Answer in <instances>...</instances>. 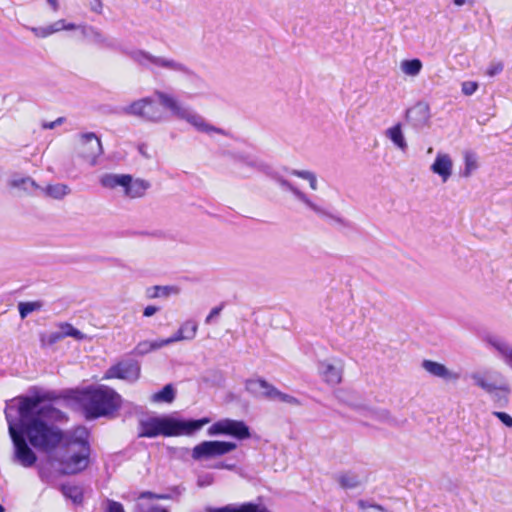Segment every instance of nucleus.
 Masks as SVG:
<instances>
[{
    "label": "nucleus",
    "instance_id": "39",
    "mask_svg": "<svg viewBox=\"0 0 512 512\" xmlns=\"http://www.w3.org/2000/svg\"><path fill=\"white\" fill-rule=\"evenodd\" d=\"M478 89V83L474 81H465L462 83V93L466 96L474 94Z\"/></svg>",
    "mask_w": 512,
    "mask_h": 512
},
{
    "label": "nucleus",
    "instance_id": "37",
    "mask_svg": "<svg viewBox=\"0 0 512 512\" xmlns=\"http://www.w3.org/2000/svg\"><path fill=\"white\" fill-rule=\"evenodd\" d=\"M273 399L278 400L283 403H286L291 406H299L301 404L300 401L296 397L286 394V393H283V392L279 391L278 389H277V392Z\"/></svg>",
    "mask_w": 512,
    "mask_h": 512
},
{
    "label": "nucleus",
    "instance_id": "3",
    "mask_svg": "<svg viewBox=\"0 0 512 512\" xmlns=\"http://www.w3.org/2000/svg\"><path fill=\"white\" fill-rule=\"evenodd\" d=\"M210 422L209 418L182 421L171 416H150L139 421V437L190 435Z\"/></svg>",
    "mask_w": 512,
    "mask_h": 512
},
{
    "label": "nucleus",
    "instance_id": "36",
    "mask_svg": "<svg viewBox=\"0 0 512 512\" xmlns=\"http://www.w3.org/2000/svg\"><path fill=\"white\" fill-rule=\"evenodd\" d=\"M62 339L63 338H62L61 332H60V330H58V331L51 332L48 334H43L41 336V343L43 346H52Z\"/></svg>",
    "mask_w": 512,
    "mask_h": 512
},
{
    "label": "nucleus",
    "instance_id": "38",
    "mask_svg": "<svg viewBox=\"0 0 512 512\" xmlns=\"http://www.w3.org/2000/svg\"><path fill=\"white\" fill-rule=\"evenodd\" d=\"M63 493L66 497H69L73 500V502L78 503L82 500V494L79 488L72 486H64L62 488Z\"/></svg>",
    "mask_w": 512,
    "mask_h": 512
},
{
    "label": "nucleus",
    "instance_id": "29",
    "mask_svg": "<svg viewBox=\"0 0 512 512\" xmlns=\"http://www.w3.org/2000/svg\"><path fill=\"white\" fill-rule=\"evenodd\" d=\"M290 174L292 176L303 179L309 183V187L311 190L316 191L318 189V179L317 175L310 170H299L293 169Z\"/></svg>",
    "mask_w": 512,
    "mask_h": 512
},
{
    "label": "nucleus",
    "instance_id": "20",
    "mask_svg": "<svg viewBox=\"0 0 512 512\" xmlns=\"http://www.w3.org/2000/svg\"><path fill=\"white\" fill-rule=\"evenodd\" d=\"M406 117L414 127L422 128L429 122V107L425 104H417L407 111Z\"/></svg>",
    "mask_w": 512,
    "mask_h": 512
},
{
    "label": "nucleus",
    "instance_id": "51",
    "mask_svg": "<svg viewBox=\"0 0 512 512\" xmlns=\"http://www.w3.org/2000/svg\"><path fill=\"white\" fill-rule=\"evenodd\" d=\"M215 467H216V468H220V469H231V468H232V466H231V465H225V464H223V463L218 464V465H216Z\"/></svg>",
    "mask_w": 512,
    "mask_h": 512
},
{
    "label": "nucleus",
    "instance_id": "48",
    "mask_svg": "<svg viewBox=\"0 0 512 512\" xmlns=\"http://www.w3.org/2000/svg\"><path fill=\"white\" fill-rule=\"evenodd\" d=\"M91 9L96 12V13H100L101 12V9H102V3L100 0H94V3L91 4Z\"/></svg>",
    "mask_w": 512,
    "mask_h": 512
},
{
    "label": "nucleus",
    "instance_id": "40",
    "mask_svg": "<svg viewBox=\"0 0 512 512\" xmlns=\"http://www.w3.org/2000/svg\"><path fill=\"white\" fill-rule=\"evenodd\" d=\"M105 512H125V511H124V507L121 503L116 502L114 500H107Z\"/></svg>",
    "mask_w": 512,
    "mask_h": 512
},
{
    "label": "nucleus",
    "instance_id": "19",
    "mask_svg": "<svg viewBox=\"0 0 512 512\" xmlns=\"http://www.w3.org/2000/svg\"><path fill=\"white\" fill-rule=\"evenodd\" d=\"M486 343L497 352L503 362L512 369V344L498 336H488Z\"/></svg>",
    "mask_w": 512,
    "mask_h": 512
},
{
    "label": "nucleus",
    "instance_id": "13",
    "mask_svg": "<svg viewBox=\"0 0 512 512\" xmlns=\"http://www.w3.org/2000/svg\"><path fill=\"white\" fill-rule=\"evenodd\" d=\"M140 365L134 360H124L111 366L105 373V379H121L128 382H135L140 377Z\"/></svg>",
    "mask_w": 512,
    "mask_h": 512
},
{
    "label": "nucleus",
    "instance_id": "44",
    "mask_svg": "<svg viewBox=\"0 0 512 512\" xmlns=\"http://www.w3.org/2000/svg\"><path fill=\"white\" fill-rule=\"evenodd\" d=\"M502 70H503V65L501 63H495V64H492L487 69V75L492 77V76H495L496 74L500 73Z\"/></svg>",
    "mask_w": 512,
    "mask_h": 512
},
{
    "label": "nucleus",
    "instance_id": "27",
    "mask_svg": "<svg viewBox=\"0 0 512 512\" xmlns=\"http://www.w3.org/2000/svg\"><path fill=\"white\" fill-rule=\"evenodd\" d=\"M423 68V64L420 59L414 58V59H407L403 60L400 63V70L401 72L410 77H416L420 74L421 70Z\"/></svg>",
    "mask_w": 512,
    "mask_h": 512
},
{
    "label": "nucleus",
    "instance_id": "45",
    "mask_svg": "<svg viewBox=\"0 0 512 512\" xmlns=\"http://www.w3.org/2000/svg\"><path fill=\"white\" fill-rule=\"evenodd\" d=\"M159 311V308L153 305H149L144 308L143 315L145 317H151Z\"/></svg>",
    "mask_w": 512,
    "mask_h": 512
},
{
    "label": "nucleus",
    "instance_id": "49",
    "mask_svg": "<svg viewBox=\"0 0 512 512\" xmlns=\"http://www.w3.org/2000/svg\"><path fill=\"white\" fill-rule=\"evenodd\" d=\"M145 497H151V498H167V496H161V495H154L150 492H143L141 495H140V498H145Z\"/></svg>",
    "mask_w": 512,
    "mask_h": 512
},
{
    "label": "nucleus",
    "instance_id": "2",
    "mask_svg": "<svg viewBox=\"0 0 512 512\" xmlns=\"http://www.w3.org/2000/svg\"><path fill=\"white\" fill-rule=\"evenodd\" d=\"M17 412V426L33 447L49 452L63 441L62 432L49 423L58 417L59 411L41 397H20Z\"/></svg>",
    "mask_w": 512,
    "mask_h": 512
},
{
    "label": "nucleus",
    "instance_id": "33",
    "mask_svg": "<svg viewBox=\"0 0 512 512\" xmlns=\"http://www.w3.org/2000/svg\"><path fill=\"white\" fill-rule=\"evenodd\" d=\"M42 306V302L40 301L20 302L18 309L21 319H25L30 313L40 310Z\"/></svg>",
    "mask_w": 512,
    "mask_h": 512
},
{
    "label": "nucleus",
    "instance_id": "5",
    "mask_svg": "<svg viewBox=\"0 0 512 512\" xmlns=\"http://www.w3.org/2000/svg\"><path fill=\"white\" fill-rule=\"evenodd\" d=\"M82 405L87 418L108 416L120 408L121 396L109 387L99 386L84 392Z\"/></svg>",
    "mask_w": 512,
    "mask_h": 512
},
{
    "label": "nucleus",
    "instance_id": "47",
    "mask_svg": "<svg viewBox=\"0 0 512 512\" xmlns=\"http://www.w3.org/2000/svg\"><path fill=\"white\" fill-rule=\"evenodd\" d=\"M53 12H57L60 8L59 0H46Z\"/></svg>",
    "mask_w": 512,
    "mask_h": 512
},
{
    "label": "nucleus",
    "instance_id": "17",
    "mask_svg": "<svg viewBox=\"0 0 512 512\" xmlns=\"http://www.w3.org/2000/svg\"><path fill=\"white\" fill-rule=\"evenodd\" d=\"M422 368L431 376L436 378H440L445 382H457L461 374L457 371H454L448 368L443 363L433 361V360H423L421 364Z\"/></svg>",
    "mask_w": 512,
    "mask_h": 512
},
{
    "label": "nucleus",
    "instance_id": "10",
    "mask_svg": "<svg viewBox=\"0 0 512 512\" xmlns=\"http://www.w3.org/2000/svg\"><path fill=\"white\" fill-rule=\"evenodd\" d=\"M237 445L227 441H203L197 444L191 451V457L195 461H207L234 451Z\"/></svg>",
    "mask_w": 512,
    "mask_h": 512
},
{
    "label": "nucleus",
    "instance_id": "18",
    "mask_svg": "<svg viewBox=\"0 0 512 512\" xmlns=\"http://www.w3.org/2000/svg\"><path fill=\"white\" fill-rule=\"evenodd\" d=\"M430 171L439 176L443 183H446L453 174V160L452 157L445 152H437L433 163L430 166Z\"/></svg>",
    "mask_w": 512,
    "mask_h": 512
},
{
    "label": "nucleus",
    "instance_id": "12",
    "mask_svg": "<svg viewBox=\"0 0 512 512\" xmlns=\"http://www.w3.org/2000/svg\"><path fill=\"white\" fill-rule=\"evenodd\" d=\"M208 434L210 436L229 435L236 439L244 440L250 437V430L243 421L222 419L213 423L208 428Z\"/></svg>",
    "mask_w": 512,
    "mask_h": 512
},
{
    "label": "nucleus",
    "instance_id": "30",
    "mask_svg": "<svg viewBox=\"0 0 512 512\" xmlns=\"http://www.w3.org/2000/svg\"><path fill=\"white\" fill-rule=\"evenodd\" d=\"M58 328L61 332L62 338L72 337L78 341L84 340L87 336L82 333L80 330L76 329L73 325L67 322L60 323Z\"/></svg>",
    "mask_w": 512,
    "mask_h": 512
},
{
    "label": "nucleus",
    "instance_id": "52",
    "mask_svg": "<svg viewBox=\"0 0 512 512\" xmlns=\"http://www.w3.org/2000/svg\"><path fill=\"white\" fill-rule=\"evenodd\" d=\"M427 153H428V154L433 153V148H432V147H429V148L427 149Z\"/></svg>",
    "mask_w": 512,
    "mask_h": 512
},
{
    "label": "nucleus",
    "instance_id": "15",
    "mask_svg": "<svg viewBox=\"0 0 512 512\" xmlns=\"http://www.w3.org/2000/svg\"><path fill=\"white\" fill-rule=\"evenodd\" d=\"M278 183L283 189L290 191L295 196V198L305 206L306 209L313 212L317 216L328 217L330 215L328 210L323 205L314 201L305 192L301 191L289 181L283 178H279Z\"/></svg>",
    "mask_w": 512,
    "mask_h": 512
},
{
    "label": "nucleus",
    "instance_id": "34",
    "mask_svg": "<svg viewBox=\"0 0 512 512\" xmlns=\"http://www.w3.org/2000/svg\"><path fill=\"white\" fill-rule=\"evenodd\" d=\"M152 293L149 294L150 297H161L168 296L171 293L177 294L179 292L178 288L173 286H154L151 288Z\"/></svg>",
    "mask_w": 512,
    "mask_h": 512
},
{
    "label": "nucleus",
    "instance_id": "22",
    "mask_svg": "<svg viewBox=\"0 0 512 512\" xmlns=\"http://www.w3.org/2000/svg\"><path fill=\"white\" fill-rule=\"evenodd\" d=\"M384 135L402 153H405L408 150V142L403 132L401 123H396L393 126L387 128L384 132Z\"/></svg>",
    "mask_w": 512,
    "mask_h": 512
},
{
    "label": "nucleus",
    "instance_id": "14",
    "mask_svg": "<svg viewBox=\"0 0 512 512\" xmlns=\"http://www.w3.org/2000/svg\"><path fill=\"white\" fill-rule=\"evenodd\" d=\"M318 371L325 383L338 385L342 381L344 362L340 358L325 359L319 362Z\"/></svg>",
    "mask_w": 512,
    "mask_h": 512
},
{
    "label": "nucleus",
    "instance_id": "26",
    "mask_svg": "<svg viewBox=\"0 0 512 512\" xmlns=\"http://www.w3.org/2000/svg\"><path fill=\"white\" fill-rule=\"evenodd\" d=\"M40 190L53 199H62L71 192L70 187L63 183L50 184Z\"/></svg>",
    "mask_w": 512,
    "mask_h": 512
},
{
    "label": "nucleus",
    "instance_id": "46",
    "mask_svg": "<svg viewBox=\"0 0 512 512\" xmlns=\"http://www.w3.org/2000/svg\"><path fill=\"white\" fill-rule=\"evenodd\" d=\"M93 37L96 43L104 44L106 42V38L98 31H93Z\"/></svg>",
    "mask_w": 512,
    "mask_h": 512
},
{
    "label": "nucleus",
    "instance_id": "24",
    "mask_svg": "<svg viewBox=\"0 0 512 512\" xmlns=\"http://www.w3.org/2000/svg\"><path fill=\"white\" fill-rule=\"evenodd\" d=\"M207 512H268V510L252 503H245L240 506L227 505L221 508H208Z\"/></svg>",
    "mask_w": 512,
    "mask_h": 512
},
{
    "label": "nucleus",
    "instance_id": "7",
    "mask_svg": "<svg viewBox=\"0 0 512 512\" xmlns=\"http://www.w3.org/2000/svg\"><path fill=\"white\" fill-rule=\"evenodd\" d=\"M13 406L8 405L5 410L6 420L8 422L9 434L14 446L13 459L24 468L34 466L37 456L28 446L23 433L17 430L16 418L12 415Z\"/></svg>",
    "mask_w": 512,
    "mask_h": 512
},
{
    "label": "nucleus",
    "instance_id": "8",
    "mask_svg": "<svg viewBox=\"0 0 512 512\" xmlns=\"http://www.w3.org/2000/svg\"><path fill=\"white\" fill-rule=\"evenodd\" d=\"M473 384L489 395H497L499 392L508 395L510 393L509 385L502 381V375L499 372L488 369L473 371L470 374Z\"/></svg>",
    "mask_w": 512,
    "mask_h": 512
},
{
    "label": "nucleus",
    "instance_id": "21",
    "mask_svg": "<svg viewBox=\"0 0 512 512\" xmlns=\"http://www.w3.org/2000/svg\"><path fill=\"white\" fill-rule=\"evenodd\" d=\"M246 388L256 396L267 397L269 399H273L277 392V388L264 379L247 381Z\"/></svg>",
    "mask_w": 512,
    "mask_h": 512
},
{
    "label": "nucleus",
    "instance_id": "31",
    "mask_svg": "<svg viewBox=\"0 0 512 512\" xmlns=\"http://www.w3.org/2000/svg\"><path fill=\"white\" fill-rule=\"evenodd\" d=\"M336 480L343 489H353L360 484L358 476L350 472L339 474Z\"/></svg>",
    "mask_w": 512,
    "mask_h": 512
},
{
    "label": "nucleus",
    "instance_id": "50",
    "mask_svg": "<svg viewBox=\"0 0 512 512\" xmlns=\"http://www.w3.org/2000/svg\"><path fill=\"white\" fill-rule=\"evenodd\" d=\"M453 3L456 5V6H462V5H465V4H470L472 5L473 4V1L472 0H453Z\"/></svg>",
    "mask_w": 512,
    "mask_h": 512
},
{
    "label": "nucleus",
    "instance_id": "32",
    "mask_svg": "<svg viewBox=\"0 0 512 512\" xmlns=\"http://www.w3.org/2000/svg\"><path fill=\"white\" fill-rule=\"evenodd\" d=\"M175 398V391L169 384L166 385L161 391L154 393L151 396V401L155 403L166 402L171 403Z\"/></svg>",
    "mask_w": 512,
    "mask_h": 512
},
{
    "label": "nucleus",
    "instance_id": "28",
    "mask_svg": "<svg viewBox=\"0 0 512 512\" xmlns=\"http://www.w3.org/2000/svg\"><path fill=\"white\" fill-rule=\"evenodd\" d=\"M10 185L15 188H20L28 193H33L35 190H40L41 187L36 182L29 178H14L11 180Z\"/></svg>",
    "mask_w": 512,
    "mask_h": 512
},
{
    "label": "nucleus",
    "instance_id": "9",
    "mask_svg": "<svg viewBox=\"0 0 512 512\" xmlns=\"http://www.w3.org/2000/svg\"><path fill=\"white\" fill-rule=\"evenodd\" d=\"M76 151L83 161L95 166L103 154L101 140L93 132L81 133L78 135Z\"/></svg>",
    "mask_w": 512,
    "mask_h": 512
},
{
    "label": "nucleus",
    "instance_id": "16",
    "mask_svg": "<svg viewBox=\"0 0 512 512\" xmlns=\"http://www.w3.org/2000/svg\"><path fill=\"white\" fill-rule=\"evenodd\" d=\"M31 32L35 37L44 39L55 33H59L62 31H75V30H85L84 25H79L73 22H69L66 19H58L51 24L39 27H32Z\"/></svg>",
    "mask_w": 512,
    "mask_h": 512
},
{
    "label": "nucleus",
    "instance_id": "53",
    "mask_svg": "<svg viewBox=\"0 0 512 512\" xmlns=\"http://www.w3.org/2000/svg\"><path fill=\"white\" fill-rule=\"evenodd\" d=\"M0 512H5V509L1 504H0Z\"/></svg>",
    "mask_w": 512,
    "mask_h": 512
},
{
    "label": "nucleus",
    "instance_id": "25",
    "mask_svg": "<svg viewBox=\"0 0 512 512\" xmlns=\"http://www.w3.org/2000/svg\"><path fill=\"white\" fill-rule=\"evenodd\" d=\"M167 345H169V342L167 339L156 340V341L145 340V341L139 342L136 345V347L134 349V353L137 355H145L153 350L160 349Z\"/></svg>",
    "mask_w": 512,
    "mask_h": 512
},
{
    "label": "nucleus",
    "instance_id": "11",
    "mask_svg": "<svg viewBox=\"0 0 512 512\" xmlns=\"http://www.w3.org/2000/svg\"><path fill=\"white\" fill-rule=\"evenodd\" d=\"M129 56L132 60L145 67L155 66L174 72H188L187 67L181 62L167 57L155 56L143 50L132 51Z\"/></svg>",
    "mask_w": 512,
    "mask_h": 512
},
{
    "label": "nucleus",
    "instance_id": "23",
    "mask_svg": "<svg viewBox=\"0 0 512 512\" xmlns=\"http://www.w3.org/2000/svg\"><path fill=\"white\" fill-rule=\"evenodd\" d=\"M198 331V324L195 320H186L183 322L178 331L171 337L167 338L169 344L183 341L193 340Z\"/></svg>",
    "mask_w": 512,
    "mask_h": 512
},
{
    "label": "nucleus",
    "instance_id": "35",
    "mask_svg": "<svg viewBox=\"0 0 512 512\" xmlns=\"http://www.w3.org/2000/svg\"><path fill=\"white\" fill-rule=\"evenodd\" d=\"M464 160H465L464 176L468 177L478 167L477 158L473 153H466Z\"/></svg>",
    "mask_w": 512,
    "mask_h": 512
},
{
    "label": "nucleus",
    "instance_id": "43",
    "mask_svg": "<svg viewBox=\"0 0 512 512\" xmlns=\"http://www.w3.org/2000/svg\"><path fill=\"white\" fill-rule=\"evenodd\" d=\"M222 309H223V305H220V306H217V307H214L213 309H211V311L205 318V323L210 324L212 322V320L221 313Z\"/></svg>",
    "mask_w": 512,
    "mask_h": 512
},
{
    "label": "nucleus",
    "instance_id": "4",
    "mask_svg": "<svg viewBox=\"0 0 512 512\" xmlns=\"http://www.w3.org/2000/svg\"><path fill=\"white\" fill-rule=\"evenodd\" d=\"M87 435L86 429H76L74 435L65 441L59 452L53 457V461L59 464L63 474H76L88 467L90 447Z\"/></svg>",
    "mask_w": 512,
    "mask_h": 512
},
{
    "label": "nucleus",
    "instance_id": "42",
    "mask_svg": "<svg viewBox=\"0 0 512 512\" xmlns=\"http://www.w3.org/2000/svg\"><path fill=\"white\" fill-rule=\"evenodd\" d=\"M214 481V477L212 474H205V475H202L198 478V486L199 487H205V486H209L213 483Z\"/></svg>",
    "mask_w": 512,
    "mask_h": 512
},
{
    "label": "nucleus",
    "instance_id": "6",
    "mask_svg": "<svg viewBox=\"0 0 512 512\" xmlns=\"http://www.w3.org/2000/svg\"><path fill=\"white\" fill-rule=\"evenodd\" d=\"M99 182L103 188L119 190L123 198L130 200L143 198L150 188L147 180L135 178L130 174L105 173Z\"/></svg>",
    "mask_w": 512,
    "mask_h": 512
},
{
    "label": "nucleus",
    "instance_id": "1",
    "mask_svg": "<svg viewBox=\"0 0 512 512\" xmlns=\"http://www.w3.org/2000/svg\"><path fill=\"white\" fill-rule=\"evenodd\" d=\"M166 111L176 119L185 121L198 132L224 134L222 129L211 125L202 115L186 106L177 95L164 90L156 89L152 96L137 99L123 108L125 114L155 124L166 121Z\"/></svg>",
    "mask_w": 512,
    "mask_h": 512
},
{
    "label": "nucleus",
    "instance_id": "41",
    "mask_svg": "<svg viewBox=\"0 0 512 512\" xmlns=\"http://www.w3.org/2000/svg\"><path fill=\"white\" fill-rule=\"evenodd\" d=\"M493 415L496 416L505 426L511 428L512 427V417L505 412H493Z\"/></svg>",
    "mask_w": 512,
    "mask_h": 512
}]
</instances>
